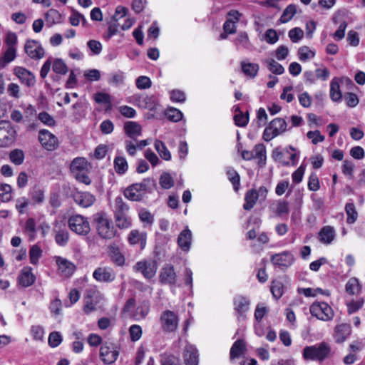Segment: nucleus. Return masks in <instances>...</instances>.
I'll return each mask as SVG.
<instances>
[{"label":"nucleus","instance_id":"obj_20","mask_svg":"<svg viewBox=\"0 0 365 365\" xmlns=\"http://www.w3.org/2000/svg\"><path fill=\"white\" fill-rule=\"evenodd\" d=\"M118 356V351L111 349L108 345H103L100 349V357L107 364L114 363Z\"/></svg>","mask_w":365,"mask_h":365},{"label":"nucleus","instance_id":"obj_19","mask_svg":"<svg viewBox=\"0 0 365 365\" xmlns=\"http://www.w3.org/2000/svg\"><path fill=\"white\" fill-rule=\"evenodd\" d=\"M176 274L173 266L165 264L160 271L159 280L162 284H174L176 282Z\"/></svg>","mask_w":365,"mask_h":365},{"label":"nucleus","instance_id":"obj_44","mask_svg":"<svg viewBox=\"0 0 365 365\" xmlns=\"http://www.w3.org/2000/svg\"><path fill=\"white\" fill-rule=\"evenodd\" d=\"M155 148L158 153L160 157L163 160H170L171 158L169 150L165 147V144L160 140H155Z\"/></svg>","mask_w":365,"mask_h":365},{"label":"nucleus","instance_id":"obj_32","mask_svg":"<svg viewBox=\"0 0 365 365\" xmlns=\"http://www.w3.org/2000/svg\"><path fill=\"white\" fill-rule=\"evenodd\" d=\"M125 131L132 138H135L141 134V126L136 122H128L124 126Z\"/></svg>","mask_w":365,"mask_h":365},{"label":"nucleus","instance_id":"obj_45","mask_svg":"<svg viewBox=\"0 0 365 365\" xmlns=\"http://www.w3.org/2000/svg\"><path fill=\"white\" fill-rule=\"evenodd\" d=\"M150 311V304L148 302H143L136 309L135 317L137 319H144Z\"/></svg>","mask_w":365,"mask_h":365},{"label":"nucleus","instance_id":"obj_13","mask_svg":"<svg viewBox=\"0 0 365 365\" xmlns=\"http://www.w3.org/2000/svg\"><path fill=\"white\" fill-rule=\"evenodd\" d=\"M234 309L239 321L245 320L246 313L250 309V300L244 296L238 295L234 298Z\"/></svg>","mask_w":365,"mask_h":365},{"label":"nucleus","instance_id":"obj_52","mask_svg":"<svg viewBox=\"0 0 365 365\" xmlns=\"http://www.w3.org/2000/svg\"><path fill=\"white\" fill-rule=\"evenodd\" d=\"M274 212L277 215L281 216L289 212V203L284 200H279L276 203Z\"/></svg>","mask_w":365,"mask_h":365},{"label":"nucleus","instance_id":"obj_41","mask_svg":"<svg viewBox=\"0 0 365 365\" xmlns=\"http://www.w3.org/2000/svg\"><path fill=\"white\" fill-rule=\"evenodd\" d=\"M52 69L58 74L65 75L68 72V67L61 58H56L52 61Z\"/></svg>","mask_w":365,"mask_h":365},{"label":"nucleus","instance_id":"obj_29","mask_svg":"<svg viewBox=\"0 0 365 365\" xmlns=\"http://www.w3.org/2000/svg\"><path fill=\"white\" fill-rule=\"evenodd\" d=\"M335 237V230L331 226H325L319 232V240L324 244H330Z\"/></svg>","mask_w":365,"mask_h":365},{"label":"nucleus","instance_id":"obj_2","mask_svg":"<svg viewBox=\"0 0 365 365\" xmlns=\"http://www.w3.org/2000/svg\"><path fill=\"white\" fill-rule=\"evenodd\" d=\"M332 356L331 348L327 342L306 346L303 350V357L305 360L322 362Z\"/></svg>","mask_w":365,"mask_h":365},{"label":"nucleus","instance_id":"obj_56","mask_svg":"<svg viewBox=\"0 0 365 365\" xmlns=\"http://www.w3.org/2000/svg\"><path fill=\"white\" fill-rule=\"evenodd\" d=\"M138 215L141 222L146 223L148 225H152L154 221L153 216L146 209L140 210Z\"/></svg>","mask_w":365,"mask_h":365},{"label":"nucleus","instance_id":"obj_61","mask_svg":"<svg viewBox=\"0 0 365 365\" xmlns=\"http://www.w3.org/2000/svg\"><path fill=\"white\" fill-rule=\"evenodd\" d=\"M364 299H359L358 300H353L347 304L348 312L349 314H353L361 309L364 304Z\"/></svg>","mask_w":365,"mask_h":365},{"label":"nucleus","instance_id":"obj_42","mask_svg":"<svg viewBox=\"0 0 365 365\" xmlns=\"http://www.w3.org/2000/svg\"><path fill=\"white\" fill-rule=\"evenodd\" d=\"M297 12V7L294 4H289L283 11L279 21L281 23L289 21Z\"/></svg>","mask_w":365,"mask_h":365},{"label":"nucleus","instance_id":"obj_6","mask_svg":"<svg viewBox=\"0 0 365 365\" xmlns=\"http://www.w3.org/2000/svg\"><path fill=\"white\" fill-rule=\"evenodd\" d=\"M98 234L103 239L110 240L116 235V230L111 222L103 215H99L96 218Z\"/></svg>","mask_w":365,"mask_h":365},{"label":"nucleus","instance_id":"obj_23","mask_svg":"<svg viewBox=\"0 0 365 365\" xmlns=\"http://www.w3.org/2000/svg\"><path fill=\"white\" fill-rule=\"evenodd\" d=\"M178 246L185 252H187L192 243V232L187 227L178 235L177 240Z\"/></svg>","mask_w":365,"mask_h":365},{"label":"nucleus","instance_id":"obj_37","mask_svg":"<svg viewBox=\"0 0 365 365\" xmlns=\"http://www.w3.org/2000/svg\"><path fill=\"white\" fill-rule=\"evenodd\" d=\"M345 211L347 215L346 222L349 224H353L356 222L358 217V213L354 203L349 202L346 204Z\"/></svg>","mask_w":365,"mask_h":365},{"label":"nucleus","instance_id":"obj_10","mask_svg":"<svg viewBox=\"0 0 365 365\" xmlns=\"http://www.w3.org/2000/svg\"><path fill=\"white\" fill-rule=\"evenodd\" d=\"M68 226L74 232L86 235L90 232V224L87 219L82 215H76L68 219Z\"/></svg>","mask_w":365,"mask_h":365},{"label":"nucleus","instance_id":"obj_63","mask_svg":"<svg viewBox=\"0 0 365 365\" xmlns=\"http://www.w3.org/2000/svg\"><path fill=\"white\" fill-rule=\"evenodd\" d=\"M307 136L314 144L322 142L324 140V137L321 135L320 132L317 130L314 131H309Z\"/></svg>","mask_w":365,"mask_h":365},{"label":"nucleus","instance_id":"obj_4","mask_svg":"<svg viewBox=\"0 0 365 365\" xmlns=\"http://www.w3.org/2000/svg\"><path fill=\"white\" fill-rule=\"evenodd\" d=\"M179 321L178 314L168 309L163 311L159 317L160 328L165 334L176 332L178 329Z\"/></svg>","mask_w":365,"mask_h":365},{"label":"nucleus","instance_id":"obj_60","mask_svg":"<svg viewBox=\"0 0 365 365\" xmlns=\"http://www.w3.org/2000/svg\"><path fill=\"white\" fill-rule=\"evenodd\" d=\"M62 341V336L59 332L53 331L49 334L48 344L51 347L58 346Z\"/></svg>","mask_w":365,"mask_h":365},{"label":"nucleus","instance_id":"obj_18","mask_svg":"<svg viewBox=\"0 0 365 365\" xmlns=\"http://www.w3.org/2000/svg\"><path fill=\"white\" fill-rule=\"evenodd\" d=\"M13 72L21 82L26 84L28 87L33 86L35 84L34 75L26 68L21 66H16L14 68Z\"/></svg>","mask_w":365,"mask_h":365},{"label":"nucleus","instance_id":"obj_35","mask_svg":"<svg viewBox=\"0 0 365 365\" xmlns=\"http://www.w3.org/2000/svg\"><path fill=\"white\" fill-rule=\"evenodd\" d=\"M34 282V277L31 272V269H24L19 276V283L24 287H29Z\"/></svg>","mask_w":365,"mask_h":365},{"label":"nucleus","instance_id":"obj_46","mask_svg":"<svg viewBox=\"0 0 365 365\" xmlns=\"http://www.w3.org/2000/svg\"><path fill=\"white\" fill-rule=\"evenodd\" d=\"M330 97L334 101H339L341 98L339 83L333 79L330 86Z\"/></svg>","mask_w":365,"mask_h":365},{"label":"nucleus","instance_id":"obj_5","mask_svg":"<svg viewBox=\"0 0 365 365\" xmlns=\"http://www.w3.org/2000/svg\"><path fill=\"white\" fill-rule=\"evenodd\" d=\"M91 166L88 161H71L70 170L73 177L79 182L86 185L91 182L88 173Z\"/></svg>","mask_w":365,"mask_h":365},{"label":"nucleus","instance_id":"obj_54","mask_svg":"<svg viewBox=\"0 0 365 365\" xmlns=\"http://www.w3.org/2000/svg\"><path fill=\"white\" fill-rule=\"evenodd\" d=\"M129 334L133 341L139 340L142 336V329L140 326L134 324L129 329Z\"/></svg>","mask_w":365,"mask_h":365},{"label":"nucleus","instance_id":"obj_55","mask_svg":"<svg viewBox=\"0 0 365 365\" xmlns=\"http://www.w3.org/2000/svg\"><path fill=\"white\" fill-rule=\"evenodd\" d=\"M152 82L150 78L141 76L136 79V86L138 89H147L151 87Z\"/></svg>","mask_w":365,"mask_h":365},{"label":"nucleus","instance_id":"obj_58","mask_svg":"<svg viewBox=\"0 0 365 365\" xmlns=\"http://www.w3.org/2000/svg\"><path fill=\"white\" fill-rule=\"evenodd\" d=\"M160 184L164 189L173 187L174 182L172 177L168 173H163L160 178Z\"/></svg>","mask_w":365,"mask_h":365},{"label":"nucleus","instance_id":"obj_50","mask_svg":"<svg viewBox=\"0 0 365 365\" xmlns=\"http://www.w3.org/2000/svg\"><path fill=\"white\" fill-rule=\"evenodd\" d=\"M25 232L29 237V239L33 240L36 237V222L33 218H29L25 225Z\"/></svg>","mask_w":365,"mask_h":365},{"label":"nucleus","instance_id":"obj_28","mask_svg":"<svg viewBox=\"0 0 365 365\" xmlns=\"http://www.w3.org/2000/svg\"><path fill=\"white\" fill-rule=\"evenodd\" d=\"M242 155L244 160H250L251 158H255L256 160H265V148L262 144H258L255 147L252 155H250L248 151H243Z\"/></svg>","mask_w":365,"mask_h":365},{"label":"nucleus","instance_id":"obj_48","mask_svg":"<svg viewBox=\"0 0 365 365\" xmlns=\"http://www.w3.org/2000/svg\"><path fill=\"white\" fill-rule=\"evenodd\" d=\"M315 53L307 46H302L298 50V56L300 61H305L314 57Z\"/></svg>","mask_w":365,"mask_h":365},{"label":"nucleus","instance_id":"obj_47","mask_svg":"<svg viewBox=\"0 0 365 365\" xmlns=\"http://www.w3.org/2000/svg\"><path fill=\"white\" fill-rule=\"evenodd\" d=\"M272 295L276 299H279L284 293V284L279 280H274L271 287Z\"/></svg>","mask_w":365,"mask_h":365},{"label":"nucleus","instance_id":"obj_8","mask_svg":"<svg viewBox=\"0 0 365 365\" xmlns=\"http://www.w3.org/2000/svg\"><path fill=\"white\" fill-rule=\"evenodd\" d=\"M287 123L283 118H275L272 120L265 128L263 137L266 141L272 140L274 137L284 133L287 130Z\"/></svg>","mask_w":365,"mask_h":365},{"label":"nucleus","instance_id":"obj_64","mask_svg":"<svg viewBox=\"0 0 365 365\" xmlns=\"http://www.w3.org/2000/svg\"><path fill=\"white\" fill-rule=\"evenodd\" d=\"M56 242L61 246L65 245L68 240V233L66 231H58L56 235Z\"/></svg>","mask_w":365,"mask_h":365},{"label":"nucleus","instance_id":"obj_51","mask_svg":"<svg viewBox=\"0 0 365 365\" xmlns=\"http://www.w3.org/2000/svg\"><path fill=\"white\" fill-rule=\"evenodd\" d=\"M165 115L168 120L173 122H178L182 118V113L178 109L170 108L165 112Z\"/></svg>","mask_w":365,"mask_h":365},{"label":"nucleus","instance_id":"obj_7","mask_svg":"<svg viewBox=\"0 0 365 365\" xmlns=\"http://www.w3.org/2000/svg\"><path fill=\"white\" fill-rule=\"evenodd\" d=\"M312 316L324 322L330 321L334 317L331 307L326 302H314L309 309Z\"/></svg>","mask_w":365,"mask_h":365},{"label":"nucleus","instance_id":"obj_17","mask_svg":"<svg viewBox=\"0 0 365 365\" xmlns=\"http://www.w3.org/2000/svg\"><path fill=\"white\" fill-rule=\"evenodd\" d=\"M38 140L42 146L48 150H52L58 145L57 138L46 130H41L38 133Z\"/></svg>","mask_w":365,"mask_h":365},{"label":"nucleus","instance_id":"obj_11","mask_svg":"<svg viewBox=\"0 0 365 365\" xmlns=\"http://www.w3.org/2000/svg\"><path fill=\"white\" fill-rule=\"evenodd\" d=\"M56 264L60 275L65 278L70 277L76 271V265L66 258L56 256L54 257Z\"/></svg>","mask_w":365,"mask_h":365},{"label":"nucleus","instance_id":"obj_38","mask_svg":"<svg viewBox=\"0 0 365 365\" xmlns=\"http://www.w3.org/2000/svg\"><path fill=\"white\" fill-rule=\"evenodd\" d=\"M140 106L150 110H155L158 106L157 99L154 96H147L140 101Z\"/></svg>","mask_w":365,"mask_h":365},{"label":"nucleus","instance_id":"obj_34","mask_svg":"<svg viewBox=\"0 0 365 365\" xmlns=\"http://www.w3.org/2000/svg\"><path fill=\"white\" fill-rule=\"evenodd\" d=\"M257 199V190L252 189L247 191L245 197V202L243 205L244 209L246 210H251L255 206Z\"/></svg>","mask_w":365,"mask_h":365},{"label":"nucleus","instance_id":"obj_12","mask_svg":"<svg viewBox=\"0 0 365 365\" xmlns=\"http://www.w3.org/2000/svg\"><path fill=\"white\" fill-rule=\"evenodd\" d=\"M294 260V258L292 254L287 251L274 254L271 257V262L282 270L290 267L293 264Z\"/></svg>","mask_w":365,"mask_h":365},{"label":"nucleus","instance_id":"obj_25","mask_svg":"<svg viewBox=\"0 0 365 365\" xmlns=\"http://www.w3.org/2000/svg\"><path fill=\"white\" fill-rule=\"evenodd\" d=\"M351 333V327L347 324L337 325L334 329V337L336 343H343Z\"/></svg>","mask_w":365,"mask_h":365},{"label":"nucleus","instance_id":"obj_40","mask_svg":"<svg viewBox=\"0 0 365 365\" xmlns=\"http://www.w3.org/2000/svg\"><path fill=\"white\" fill-rule=\"evenodd\" d=\"M17 56V49H5L1 56V68L14 61Z\"/></svg>","mask_w":365,"mask_h":365},{"label":"nucleus","instance_id":"obj_53","mask_svg":"<svg viewBox=\"0 0 365 365\" xmlns=\"http://www.w3.org/2000/svg\"><path fill=\"white\" fill-rule=\"evenodd\" d=\"M42 250L37 245H33L29 251V257L31 263L36 264L39 258L41 257Z\"/></svg>","mask_w":365,"mask_h":365},{"label":"nucleus","instance_id":"obj_39","mask_svg":"<svg viewBox=\"0 0 365 365\" xmlns=\"http://www.w3.org/2000/svg\"><path fill=\"white\" fill-rule=\"evenodd\" d=\"M268 69L274 74L280 75L284 72V67L274 61V59L269 58L264 61Z\"/></svg>","mask_w":365,"mask_h":365},{"label":"nucleus","instance_id":"obj_49","mask_svg":"<svg viewBox=\"0 0 365 365\" xmlns=\"http://www.w3.org/2000/svg\"><path fill=\"white\" fill-rule=\"evenodd\" d=\"M94 101L99 104L108 105L111 107V97L109 94L102 92H98L93 96Z\"/></svg>","mask_w":365,"mask_h":365},{"label":"nucleus","instance_id":"obj_26","mask_svg":"<svg viewBox=\"0 0 365 365\" xmlns=\"http://www.w3.org/2000/svg\"><path fill=\"white\" fill-rule=\"evenodd\" d=\"M183 357L186 365H198L197 350L194 346H185Z\"/></svg>","mask_w":365,"mask_h":365},{"label":"nucleus","instance_id":"obj_3","mask_svg":"<svg viewBox=\"0 0 365 365\" xmlns=\"http://www.w3.org/2000/svg\"><path fill=\"white\" fill-rule=\"evenodd\" d=\"M129 206L123 202L121 197L115 200L114 218L116 226L123 230L128 229L132 225L131 217L128 215Z\"/></svg>","mask_w":365,"mask_h":365},{"label":"nucleus","instance_id":"obj_16","mask_svg":"<svg viewBox=\"0 0 365 365\" xmlns=\"http://www.w3.org/2000/svg\"><path fill=\"white\" fill-rule=\"evenodd\" d=\"M26 54L33 59H40L44 56V50L41 44L34 40L26 41L24 46Z\"/></svg>","mask_w":365,"mask_h":365},{"label":"nucleus","instance_id":"obj_15","mask_svg":"<svg viewBox=\"0 0 365 365\" xmlns=\"http://www.w3.org/2000/svg\"><path fill=\"white\" fill-rule=\"evenodd\" d=\"M1 147L11 145L16 138V130L11 126L10 122L1 120Z\"/></svg>","mask_w":365,"mask_h":365},{"label":"nucleus","instance_id":"obj_57","mask_svg":"<svg viewBox=\"0 0 365 365\" xmlns=\"http://www.w3.org/2000/svg\"><path fill=\"white\" fill-rule=\"evenodd\" d=\"M303 36V30L298 27L294 28L289 31V37L294 43L302 39Z\"/></svg>","mask_w":365,"mask_h":365},{"label":"nucleus","instance_id":"obj_31","mask_svg":"<svg viewBox=\"0 0 365 365\" xmlns=\"http://www.w3.org/2000/svg\"><path fill=\"white\" fill-rule=\"evenodd\" d=\"M246 351V345L243 340H237L230 349L231 359L239 358Z\"/></svg>","mask_w":365,"mask_h":365},{"label":"nucleus","instance_id":"obj_59","mask_svg":"<svg viewBox=\"0 0 365 365\" xmlns=\"http://www.w3.org/2000/svg\"><path fill=\"white\" fill-rule=\"evenodd\" d=\"M227 175L230 181L232 183L235 190H237L238 185H240V175L238 173L232 169H229L227 172Z\"/></svg>","mask_w":365,"mask_h":365},{"label":"nucleus","instance_id":"obj_30","mask_svg":"<svg viewBox=\"0 0 365 365\" xmlns=\"http://www.w3.org/2000/svg\"><path fill=\"white\" fill-rule=\"evenodd\" d=\"M361 286L356 277L350 278L345 285L346 292L350 295H356L360 293Z\"/></svg>","mask_w":365,"mask_h":365},{"label":"nucleus","instance_id":"obj_14","mask_svg":"<svg viewBox=\"0 0 365 365\" xmlns=\"http://www.w3.org/2000/svg\"><path fill=\"white\" fill-rule=\"evenodd\" d=\"M115 272L110 267H98L93 273V277L101 282H111L115 279Z\"/></svg>","mask_w":365,"mask_h":365},{"label":"nucleus","instance_id":"obj_1","mask_svg":"<svg viewBox=\"0 0 365 365\" xmlns=\"http://www.w3.org/2000/svg\"><path fill=\"white\" fill-rule=\"evenodd\" d=\"M155 186V183L153 179L146 178L139 183L128 186L123 194L129 200L138 202L142 200L147 194L150 193Z\"/></svg>","mask_w":365,"mask_h":365},{"label":"nucleus","instance_id":"obj_43","mask_svg":"<svg viewBox=\"0 0 365 365\" xmlns=\"http://www.w3.org/2000/svg\"><path fill=\"white\" fill-rule=\"evenodd\" d=\"M45 19L48 24L53 25L61 21V15L57 10L51 9L45 14Z\"/></svg>","mask_w":365,"mask_h":365},{"label":"nucleus","instance_id":"obj_24","mask_svg":"<svg viewBox=\"0 0 365 365\" xmlns=\"http://www.w3.org/2000/svg\"><path fill=\"white\" fill-rule=\"evenodd\" d=\"M146 237L145 232L133 230L128 236V240L131 245H140V249H143L145 247Z\"/></svg>","mask_w":365,"mask_h":365},{"label":"nucleus","instance_id":"obj_9","mask_svg":"<svg viewBox=\"0 0 365 365\" xmlns=\"http://www.w3.org/2000/svg\"><path fill=\"white\" fill-rule=\"evenodd\" d=\"M133 269L135 272L141 273L145 279H150L155 276L158 264L155 260L145 259L138 262Z\"/></svg>","mask_w":365,"mask_h":365},{"label":"nucleus","instance_id":"obj_36","mask_svg":"<svg viewBox=\"0 0 365 365\" xmlns=\"http://www.w3.org/2000/svg\"><path fill=\"white\" fill-rule=\"evenodd\" d=\"M17 35L11 31H8L4 37L5 49H17Z\"/></svg>","mask_w":365,"mask_h":365},{"label":"nucleus","instance_id":"obj_33","mask_svg":"<svg viewBox=\"0 0 365 365\" xmlns=\"http://www.w3.org/2000/svg\"><path fill=\"white\" fill-rule=\"evenodd\" d=\"M241 67L242 72L250 78L256 76L259 71V66L257 63L242 61Z\"/></svg>","mask_w":365,"mask_h":365},{"label":"nucleus","instance_id":"obj_62","mask_svg":"<svg viewBox=\"0 0 365 365\" xmlns=\"http://www.w3.org/2000/svg\"><path fill=\"white\" fill-rule=\"evenodd\" d=\"M11 187L9 185H1V202H8L11 200Z\"/></svg>","mask_w":365,"mask_h":365},{"label":"nucleus","instance_id":"obj_22","mask_svg":"<svg viewBox=\"0 0 365 365\" xmlns=\"http://www.w3.org/2000/svg\"><path fill=\"white\" fill-rule=\"evenodd\" d=\"M299 154L300 152L292 146L286 148L284 151L277 148L273 150L272 158L275 159L287 158L289 160H294L295 158H299L301 157Z\"/></svg>","mask_w":365,"mask_h":365},{"label":"nucleus","instance_id":"obj_27","mask_svg":"<svg viewBox=\"0 0 365 365\" xmlns=\"http://www.w3.org/2000/svg\"><path fill=\"white\" fill-rule=\"evenodd\" d=\"M108 255L111 258V260L117 266H123L125 264V257L120 252L118 246L112 244L108 246Z\"/></svg>","mask_w":365,"mask_h":365},{"label":"nucleus","instance_id":"obj_21","mask_svg":"<svg viewBox=\"0 0 365 365\" xmlns=\"http://www.w3.org/2000/svg\"><path fill=\"white\" fill-rule=\"evenodd\" d=\"M75 202L83 207H88L91 206L96 199L95 197L87 192H77L73 195Z\"/></svg>","mask_w":365,"mask_h":365}]
</instances>
